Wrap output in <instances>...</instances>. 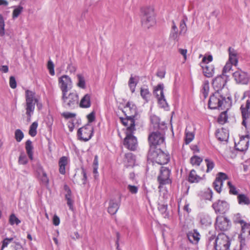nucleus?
<instances>
[{
	"mask_svg": "<svg viewBox=\"0 0 250 250\" xmlns=\"http://www.w3.org/2000/svg\"><path fill=\"white\" fill-rule=\"evenodd\" d=\"M206 194V199L207 200H210L212 197V190L208 188L205 192Z\"/></svg>",
	"mask_w": 250,
	"mask_h": 250,
	"instance_id": "nucleus-64",
	"label": "nucleus"
},
{
	"mask_svg": "<svg viewBox=\"0 0 250 250\" xmlns=\"http://www.w3.org/2000/svg\"><path fill=\"white\" fill-rule=\"evenodd\" d=\"M233 65V64L228 61L223 68L222 74L225 75L226 73L229 72L231 70Z\"/></svg>",
	"mask_w": 250,
	"mask_h": 250,
	"instance_id": "nucleus-57",
	"label": "nucleus"
},
{
	"mask_svg": "<svg viewBox=\"0 0 250 250\" xmlns=\"http://www.w3.org/2000/svg\"><path fill=\"white\" fill-rule=\"evenodd\" d=\"M202 67L203 68V72L206 77L210 78L213 76L214 73V67L213 65L206 64L202 65Z\"/></svg>",
	"mask_w": 250,
	"mask_h": 250,
	"instance_id": "nucleus-29",
	"label": "nucleus"
},
{
	"mask_svg": "<svg viewBox=\"0 0 250 250\" xmlns=\"http://www.w3.org/2000/svg\"><path fill=\"white\" fill-rule=\"evenodd\" d=\"M9 84L11 88L15 89L17 87V82L14 76H11L9 79Z\"/></svg>",
	"mask_w": 250,
	"mask_h": 250,
	"instance_id": "nucleus-62",
	"label": "nucleus"
},
{
	"mask_svg": "<svg viewBox=\"0 0 250 250\" xmlns=\"http://www.w3.org/2000/svg\"><path fill=\"white\" fill-rule=\"evenodd\" d=\"M178 35V29L174 22H172V29L170 34V38L176 40Z\"/></svg>",
	"mask_w": 250,
	"mask_h": 250,
	"instance_id": "nucleus-42",
	"label": "nucleus"
},
{
	"mask_svg": "<svg viewBox=\"0 0 250 250\" xmlns=\"http://www.w3.org/2000/svg\"><path fill=\"white\" fill-rule=\"evenodd\" d=\"M148 141L150 148L155 147V146L160 145L164 143V134L163 132L159 131L153 132L149 135Z\"/></svg>",
	"mask_w": 250,
	"mask_h": 250,
	"instance_id": "nucleus-11",
	"label": "nucleus"
},
{
	"mask_svg": "<svg viewBox=\"0 0 250 250\" xmlns=\"http://www.w3.org/2000/svg\"><path fill=\"white\" fill-rule=\"evenodd\" d=\"M137 83L138 82L136 80V78L131 76L128 81V85L132 93L135 91Z\"/></svg>",
	"mask_w": 250,
	"mask_h": 250,
	"instance_id": "nucleus-40",
	"label": "nucleus"
},
{
	"mask_svg": "<svg viewBox=\"0 0 250 250\" xmlns=\"http://www.w3.org/2000/svg\"><path fill=\"white\" fill-rule=\"evenodd\" d=\"M125 114L126 115L127 118L126 119H123L122 123L124 125L127 127L125 132H128L129 133L134 132L135 130V121L133 118V117H130L126 113Z\"/></svg>",
	"mask_w": 250,
	"mask_h": 250,
	"instance_id": "nucleus-20",
	"label": "nucleus"
},
{
	"mask_svg": "<svg viewBox=\"0 0 250 250\" xmlns=\"http://www.w3.org/2000/svg\"><path fill=\"white\" fill-rule=\"evenodd\" d=\"M198 219L203 228L207 227L211 223V218L209 216L204 212H201L198 214Z\"/></svg>",
	"mask_w": 250,
	"mask_h": 250,
	"instance_id": "nucleus-23",
	"label": "nucleus"
},
{
	"mask_svg": "<svg viewBox=\"0 0 250 250\" xmlns=\"http://www.w3.org/2000/svg\"><path fill=\"white\" fill-rule=\"evenodd\" d=\"M47 68L49 70V74L51 76H54L55 75L54 65L53 62L51 60H49L48 62Z\"/></svg>",
	"mask_w": 250,
	"mask_h": 250,
	"instance_id": "nucleus-55",
	"label": "nucleus"
},
{
	"mask_svg": "<svg viewBox=\"0 0 250 250\" xmlns=\"http://www.w3.org/2000/svg\"><path fill=\"white\" fill-rule=\"evenodd\" d=\"M120 205V199L114 198L110 199L107 209L108 212L111 215L116 214L119 208Z\"/></svg>",
	"mask_w": 250,
	"mask_h": 250,
	"instance_id": "nucleus-21",
	"label": "nucleus"
},
{
	"mask_svg": "<svg viewBox=\"0 0 250 250\" xmlns=\"http://www.w3.org/2000/svg\"><path fill=\"white\" fill-rule=\"evenodd\" d=\"M28 162L27 158L24 153H21L19 158V163L21 165H25Z\"/></svg>",
	"mask_w": 250,
	"mask_h": 250,
	"instance_id": "nucleus-54",
	"label": "nucleus"
},
{
	"mask_svg": "<svg viewBox=\"0 0 250 250\" xmlns=\"http://www.w3.org/2000/svg\"><path fill=\"white\" fill-rule=\"evenodd\" d=\"M237 199L238 203L240 205H249L250 203L249 198L245 194H239Z\"/></svg>",
	"mask_w": 250,
	"mask_h": 250,
	"instance_id": "nucleus-38",
	"label": "nucleus"
},
{
	"mask_svg": "<svg viewBox=\"0 0 250 250\" xmlns=\"http://www.w3.org/2000/svg\"><path fill=\"white\" fill-rule=\"evenodd\" d=\"M213 241L215 250H228L230 245V240L225 233H220L215 239L211 237L209 239V243Z\"/></svg>",
	"mask_w": 250,
	"mask_h": 250,
	"instance_id": "nucleus-4",
	"label": "nucleus"
},
{
	"mask_svg": "<svg viewBox=\"0 0 250 250\" xmlns=\"http://www.w3.org/2000/svg\"><path fill=\"white\" fill-rule=\"evenodd\" d=\"M229 58L228 62L236 66L238 62V53L234 48L230 47L229 48Z\"/></svg>",
	"mask_w": 250,
	"mask_h": 250,
	"instance_id": "nucleus-26",
	"label": "nucleus"
},
{
	"mask_svg": "<svg viewBox=\"0 0 250 250\" xmlns=\"http://www.w3.org/2000/svg\"><path fill=\"white\" fill-rule=\"evenodd\" d=\"M180 34H184L186 33L187 31V25L186 24V21L184 19L181 20L180 21Z\"/></svg>",
	"mask_w": 250,
	"mask_h": 250,
	"instance_id": "nucleus-60",
	"label": "nucleus"
},
{
	"mask_svg": "<svg viewBox=\"0 0 250 250\" xmlns=\"http://www.w3.org/2000/svg\"><path fill=\"white\" fill-rule=\"evenodd\" d=\"M125 113L127 112V114L130 117H134L136 115V106L132 102H128L126 106L124 107L123 111Z\"/></svg>",
	"mask_w": 250,
	"mask_h": 250,
	"instance_id": "nucleus-25",
	"label": "nucleus"
},
{
	"mask_svg": "<svg viewBox=\"0 0 250 250\" xmlns=\"http://www.w3.org/2000/svg\"><path fill=\"white\" fill-rule=\"evenodd\" d=\"M201 179V177L196 174V172L195 170L192 169L190 171L188 176V181L190 183H198Z\"/></svg>",
	"mask_w": 250,
	"mask_h": 250,
	"instance_id": "nucleus-32",
	"label": "nucleus"
},
{
	"mask_svg": "<svg viewBox=\"0 0 250 250\" xmlns=\"http://www.w3.org/2000/svg\"><path fill=\"white\" fill-rule=\"evenodd\" d=\"M78 82L77 83V86L80 88L85 89L86 88V83L85 78L83 75L82 74H78L77 75Z\"/></svg>",
	"mask_w": 250,
	"mask_h": 250,
	"instance_id": "nucleus-36",
	"label": "nucleus"
},
{
	"mask_svg": "<svg viewBox=\"0 0 250 250\" xmlns=\"http://www.w3.org/2000/svg\"><path fill=\"white\" fill-rule=\"evenodd\" d=\"M228 120V117L227 115V111H224L222 112L218 118V122L221 124H223L225 123Z\"/></svg>",
	"mask_w": 250,
	"mask_h": 250,
	"instance_id": "nucleus-50",
	"label": "nucleus"
},
{
	"mask_svg": "<svg viewBox=\"0 0 250 250\" xmlns=\"http://www.w3.org/2000/svg\"><path fill=\"white\" fill-rule=\"evenodd\" d=\"M241 232L239 235L240 249L235 250H242L246 245V240L250 235V223L245 222L241 225Z\"/></svg>",
	"mask_w": 250,
	"mask_h": 250,
	"instance_id": "nucleus-8",
	"label": "nucleus"
},
{
	"mask_svg": "<svg viewBox=\"0 0 250 250\" xmlns=\"http://www.w3.org/2000/svg\"><path fill=\"white\" fill-rule=\"evenodd\" d=\"M23 11V7L21 6H18L15 7L13 13L12 17L13 19H16L21 14Z\"/></svg>",
	"mask_w": 250,
	"mask_h": 250,
	"instance_id": "nucleus-45",
	"label": "nucleus"
},
{
	"mask_svg": "<svg viewBox=\"0 0 250 250\" xmlns=\"http://www.w3.org/2000/svg\"><path fill=\"white\" fill-rule=\"evenodd\" d=\"M13 240V238H6L4 239L2 242L1 250L7 247V246Z\"/></svg>",
	"mask_w": 250,
	"mask_h": 250,
	"instance_id": "nucleus-61",
	"label": "nucleus"
},
{
	"mask_svg": "<svg viewBox=\"0 0 250 250\" xmlns=\"http://www.w3.org/2000/svg\"><path fill=\"white\" fill-rule=\"evenodd\" d=\"M9 221V223L11 225H13L14 224L18 225L21 223V221L14 214H12L10 216Z\"/></svg>",
	"mask_w": 250,
	"mask_h": 250,
	"instance_id": "nucleus-47",
	"label": "nucleus"
},
{
	"mask_svg": "<svg viewBox=\"0 0 250 250\" xmlns=\"http://www.w3.org/2000/svg\"><path fill=\"white\" fill-rule=\"evenodd\" d=\"M93 128L89 124L79 128L77 132L78 137L79 140L87 141L93 136Z\"/></svg>",
	"mask_w": 250,
	"mask_h": 250,
	"instance_id": "nucleus-9",
	"label": "nucleus"
},
{
	"mask_svg": "<svg viewBox=\"0 0 250 250\" xmlns=\"http://www.w3.org/2000/svg\"><path fill=\"white\" fill-rule=\"evenodd\" d=\"M233 220L235 223L240 224V225L245 222V221L242 219V217L239 213H237L234 215Z\"/></svg>",
	"mask_w": 250,
	"mask_h": 250,
	"instance_id": "nucleus-51",
	"label": "nucleus"
},
{
	"mask_svg": "<svg viewBox=\"0 0 250 250\" xmlns=\"http://www.w3.org/2000/svg\"><path fill=\"white\" fill-rule=\"evenodd\" d=\"M213 57L211 55H206L202 59V65L208 64L209 62L212 61Z\"/></svg>",
	"mask_w": 250,
	"mask_h": 250,
	"instance_id": "nucleus-52",
	"label": "nucleus"
},
{
	"mask_svg": "<svg viewBox=\"0 0 250 250\" xmlns=\"http://www.w3.org/2000/svg\"><path fill=\"white\" fill-rule=\"evenodd\" d=\"M141 96L146 101L148 102L150 96V93L147 88H141L140 91Z\"/></svg>",
	"mask_w": 250,
	"mask_h": 250,
	"instance_id": "nucleus-39",
	"label": "nucleus"
},
{
	"mask_svg": "<svg viewBox=\"0 0 250 250\" xmlns=\"http://www.w3.org/2000/svg\"><path fill=\"white\" fill-rule=\"evenodd\" d=\"M62 116L65 119H71L74 118L76 116V114L75 113L66 112L62 113Z\"/></svg>",
	"mask_w": 250,
	"mask_h": 250,
	"instance_id": "nucleus-63",
	"label": "nucleus"
},
{
	"mask_svg": "<svg viewBox=\"0 0 250 250\" xmlns=\"http://www.w3.org/2000/svg\"><path fill=\"white\" fill-rule=\"evenodd\" d=\"M194 132L190 131L188 127L185 130V143L186 145L189 144L194 138Z\"/></svg>",
	"mask_w": 250,
	"mask_h": 250,
	"instance_id": "nucleus-33",
	"label": "nucleus"
},
{
	"mask_svg": "<svg viewBox=\"0 0 250 250\" xmlns=\"http://www.w3.org/2000/svg\"><path fill=\"white\" fill-rule=\"evenodd\" d=\"M68 163V158L65 156L62 157L59 161V171L62 174L65 173V167Z\"/></svg>",
	"mask_w": 250,
	"mask_h": 250,
	"instance_id": "nucleus-31",
	"label": "nucleus"
},
{
	"mask_svg": "<svg viewBox=\"0 0 250 250\" xmlns=\"http://www.w3.org/2000/svg\"><path fill=\"white\" fill-rule=\"evenodd\" d=\"M15 136L16 141L20 142L23 138L24 135L23 132L20 129H17L15 131Z\"/></svg>",
	"mask_w": 250,
	"mask_h": 250,
	"instance_id": "nucleus-53",
	"label": "nucleus"
},
{
	"mask_svg": "<svg viewBox=\"0 0 250 250\" xmlns=\"http://www.w3.org/2000/svg\"><path fill=\"white\" fill-rule=\"evenodd\" d=\"M231 98L223 96L220 91H216L210 97L208 106L211 109H228L230 106Z\"/></svg>",
	"mask_w": 250,
	"mask_h": 250,
	"instance_id": "nucleus-1",
	"label": "nucleus"
},
{
	"mask_svg": "<svg viewBox=\"0 0 250 250\" xmlns=\"http://www.w3.org/2000/svg\"><path fill=\"white\" fill-rule=\"evenodd\" d=\"M230 222L223 216H218L216 218L215 228L216 229L221 231L228 230L230 227Z\"/></svg>",
	"mask_w": 250,
	"mask_h": 250,
	"instance_id": "nucleus-18",
	"label": "nucleus"
},
{
	"mask_svg": "<svg viewBox=\"0 0 250 250\" xmlns=\"http://www.w3.org/2000/svg\"><path fill=\"white\" fill-rule=\"evenodd\" d=\"M62 100L63 105L68 108L73 109L77 106L79 103V96L76 91L62 93Z\"/></svg>",
	"mask_w": 250,
	"mask_h": 250,
	"instance_id": "nucleus-5",
	"label": "nucleus"
},
{
	"mask_svg": "<svg viewBox=\"0 0 250 250\" xmlns=\"http://www.w3.org/2000/svg\"><path fill=\"white\" fill-rule=\"evenodd\" d=\"M134 132H125L126 136L124 141V145L127 149L135 150L138 146V142L136 137L133 135Z\"/></svg>",
	"mask_w": 250,
	"mask_h": 250,
	"instance_id": "nucleus-12",
	"label": "nucleus"
},
{
	"mask_svg": "<svg viewBox=\"0 0 250 250\" xmlns=\"http://www.w3.org/2000/svg\"><path fill=\"white\" fill-rule=\"evenodd\" d=\"M212 207L216 213H225L229 209V204L224 200H218L212 205Z\"/></svg>",
	"mask_w": 250,
	"mask_h": 250,
	"instance_id": "nucleus-15",
	"label": "nucleus"
},
{
	"mask_svg": "<svg viewBox=\"0 0 250 250\" xmlns=\"http://www.w3.org/2000/svg\"><path fill=\"white\" fill-rule=\"evenodd\" d=\"M209 90V82L208 81H205L203 83L201 89V92L204 97V99H206L208 97Z\"/></svg>",
	"mask_w": 250,
	"mask_h": 250,
	"instance_id": "nucleus-37",
	"label": "nucleus"
},
{
	"mask_svg": "<svg viewBox=\"0 0 250 250\" xmlns=\"http://www.w3.org/2000/svg\"><path fill=\"white\" fill-rule=\"evenodd\" d=\"M164 85L162 83L159 84L154 89V94L157 99L163 97L164 94Z\"/></svg>",
	"mask_w": 250,
	"mask_h": 250,
	"instance_id": "nucleus-35",
	"label": "nucleus"
},
{
	"mask_svg": "<svg viewBox=\"0 0 250 250\" xmlns=\"http://www.w3.org/2000/svg\"><path fill=\"white\" fill-rule=\"evenodd\" d=\"M135 157L132 153L125 154L124 164L126 167H133L135 164Z\"/></svg>",
	"mask_w": 250,
	"mask_h": 250,
	"instance_id": "nucleus-30",
	"label": "nucleus"
},
{
	"mask_svg": "<svg viewBox=\"0 0 250 250\" xmlns=\"http://www.w3.org/2000/svg\"><path fill=\"white\" fill-rule=\"evenodd\" d=\"M205 161L206 163V165H207V167L206 172H209L214 168L215 164L212 160H211L209 159H206L205 160Z\"/></svg>",
	"mask_w": 250,
	"mask_h": 250,
	"instance_id": "nucleus-46",
	"label": "nucleus"
},
{
	"mask_svg": "<svg viewBox=\"0 0 250 250\" xmlns=\"http://www.w3.org/2000/svg\"><path fill=\"white\" fill-rule=\"evenodd\" d=\"M227 83V77L226 75H221L217 76L212 81V85L216 91L222 92V88Z\"/></svg>",
	"mask_w": 250,
	"mask_h": 250,
	"instance_id": "nucleus-14",
	"label": "nucleus"
},
{
	"mask_svg": "<svg viewBox=\"0 0 250 250\" xmlns=\"http://www.w3.org/2000/svg\"><path fill=\"white\" fill-rule=\"evenodd\" d=\"M38 126V123L37 122H33L30 125L29 128V134L32 137H34L37 134V128Z\"/></svg>",
	"mask_w": 250,
	"mask_h": 250,
	"instance_id": "nucleus-41",
	"label": "nucleus"
},
{
	"mask_svg": "<svg viewBox=\"0 0 250 250\" xmlns=\"http://www.w3.org/2000/svg\"><path fill=\"white\" fill-rule=\"evenodd\" d=\"M142 25L144 27L149 28L156 23L155 13L153 9L148 8L145 11L142 18Z\"/></svg>",
	"mask_w": 250,
	"mask_h": 250,
	"instance_id": "nucleus-7",
	"label": "nucleus"
},
{
	"mask_svg": "<svg viewBox=\"0 0 250 250\" xmlns=\"http://www.w3.org/2000/svg\"><path fill=\"white\" fill-rule=\"evenodd\" d=\"M33 146L32 142L28 140L25 143V149L26 153L31 160L33 159Z\"/></svg>",
	"mask_w": 250,
	"mask_h": 250,
	"instance_id": "nucleus-34",
	"label": "nucleus"
},
{
	"mask_svg": "<svg viewBox=\"0 0 250 250\" xmlns=\"http://www.w3.org/2000/svg\"><path fill=\"white\" fill-rule=\"evenodd\" d=\"M233 77L238 83L246 84L249 82V77L248 74L241 70H238L234 72Z\"/></svg>",
	"mask_w": 250,
	"mask_h": 250,
	"instance_id": "nucleus-17",
	"label": "nucleus"
},
{
	"mask_svg": "<svg viewBox=\"0 0 250 250\" xmlns=\"http://www.w3.org/2000/svg\"><path fill=\"white\" fill-rule=\"evenodd\" d=\"M58 85L62 93L68 92L73 87V83L71 78L66 75H63L59 78Z\"/></svg>",
	"mask_w": 250,
	"mask_h": 250,
	"instance_id": "nucleus-10",
	"label": "nucleus"
},
{
	"mask_svg": "<svg viewBox=\"0 0 250 250\" xmlns=\"http://www.w3.org/2000/svg\"><path fill=\"white\" fill-rule=\"evenodd\" d=\"M249 104V100H247L245 104L241 105L240 110L243 119L242 124L247 130H250V106Z\"/></svg>",
	"mask_w": 250,
	"mask_h": 250,
	"instance_id": "nucleus-6",
	"label": "nucleus"
},
{
	"mask_svg": "<svg viewBox=\"0 0 250 250\" xmlns=\"http://www.w3.org/2000/svg\"><path fill=\"white\" fill-rule=\"evenodd\" d=\"M227 185L229 188V192L230 194L238 195V192L236 188L234 186L230 181H228Z\"/></svg>",
	"mask_w": 250,
	"mask_h": 250,
	"instance_id": "nucleus-43",
	"label": "nucleus"
},
{
	"mask_svg": "<svg viewBox=\"0 0 250 250\" xmlns=\"http://www.w3.org/2000/svg\"><path fill=\"white\" fill-rule=\"evenodd\" d=\"M157 100L160 107L164 108L167 107L168 104L164 96H163V97L158 98Z\"/></svg>",
	"mask_w": 250,
	"mask_h": 250,
	"instance_id": "nucleus-49",
	"label": "nucleus"
},
{
	"mask_svg": "<svg viewBox=\"0 0 250 250\" xmlns=\"http://www.w3.org/2000/svg\"><path fill=\"white\" fill-rule=\"evenodd\" d=\"M5 24L3 18L0 15V36L2 37L5 35Z\"/></svg>",
	"mask_w": 250,
	"mask_h": 250,
	"instance_id": "nucleus-48",
	"label": "nucleus"
},
{
	"mask_svg": "<svg viewBox=\"0 0 250 250\" xmlns=\"http://www.w3.org/2000/svg\"><path fill=\"white\" fill-rule=\"evenodd\" d=\"M38 176L42 184L47 186L49 183V179L46 173L44 171L42 167L38 165L36 169Z\"/></svg>",
	"mask_w": 250,
	"mask_h": 250,
	"instance_id": "nucleus-22",
	"label": "nucleus"
},
{
	"mask_svg": "<svg viewBox=\"0 0 250 250\" xmlns=\"http://www.w3.org/2000/svg\"><path fill=\"white\" fill-rule=\"evenodd\" d=\"M187 237L191 243L197 244L200 239V234L197 229H193L187 233Z\"/></svg>",
	"mask_w": 250,
	"mask_h": 250,
	"instance_id": "nucleus-24",
	"label": "nucleus"
},
{
	"mask_svg": "<svg viewBox=\"0 0 250 250\" xmlns=\"http://www.w3.org/2000/svg\"><path fill=\"white\" fill-rule=\"evenodd\" d=\"M25 109L26 115L27 116V121L29 122L31 121V116L34 113L35 104L38 102V99L36 97L35 92L28 89L25 90Z\"/></svg>",
	"mask_w": 250,
	"mask_h": 250,
	"instance_id": "nucleus-2",
	"label": "nucleus"
},
{
	"mask_svg": "<svg viewBox=\"0 0 250 250\" xmlns=\"http://www.w3.org/2000/svg\"><path fill=\"white\" fill-rule=\"evenodd\" d=\"M202 161V158L195 155L190 158V163L193 166H199Z\"/></svg>",
	"mask_w": 250,
	"mask_h": 250,
	"instance_id": "nucleus-44",
	"label": "nucleus"
},
{
	"mask_svg": "<svg viewBox=\"0 0 250 250\" xmlns=\"http://www.w3.org/2000/svg\"><path fill=\"white\" fill-rule=\"evenodd\" d=\"M167 205L159 204L158 209L161 213L165 214V216L168 215L167 212Z\"/></svg>",
	"mask_w": 250,
	"mask_h": 250,
	"instance_id": "nucleus-56",
	"label": "nucleus"
},
{
	"mask_svg": "<svg viewBox=\"0 0 250 250\" xmlns=\"http://www.w3.org/2000/svg\"><path fill=\"white\" fill-rule=\"evenodd\" d=\"M216 136L220 141H226L229 138V132L226 129L222 128L216 131Z\"/></svg>",
	"mask_w": 250,
	"mask_h": 250,
	"instance_id": "nucleus-28",
	"label": "nucleus"
},
{
	"mask_svg": "<svg viewBox=\"0 0 250 250\" xmlns=\"http://www.w3.org/2000/svg\"><path fill=\"white\" fill-rule=\"evenodd\" d=\"M127 189L130 193L133 194H136L138 191V187L136 186L129 184L127 186Z\"/></svg>",
	"mask_w": 250,
	"mask_h": 250,
	"instance_id": "nucleus-58",
	"label": "nucleus"
},
{
	"mask_svg": "<svg viewBox=\"0 0 250 250\" xmlns=\"http://www.w3.org/2000/svg\"><path fill=\"white\" fill-rule=\"evenodd\" d=\"M91 106V95L89 94L84 95L80 102V106L82 108H87Z\"/></svg>",
	"mask_w": 250,
	"mask_h": 250,
	"instance_id": "nucleus-27",
	"label": "nucleus"
},
{
	"mask_svg": "<svg viewBox=\"0 0 250 250\" xmlns=\"http://www.w3.org/2000/svg\"><path fill=\"white\" fill-rule=\"evenodd\" d=\"M170 174V170L168 168L163 167H161L160 174L158 177L160 186L171 183V180L169 178Z\"/></svg>",
	"mask_w": 250,
	"mask_h": 250,
	"instance_id": "nucleus-13",
	"label": "nucleus"
},
{
	"mask_svg": "<svg viewBox=\"0 0 250 250\" xmlns=\"http://www.w3.org/2000/svg\"><path fill=\"white\" fill-rule=\"evenodd\" d=\"M150 121L152 124L154 125V127H158L160 122V119L158 117L153 115L150 117Z\"/></svg>",
	"mask_w": 250,
	"mask_h": 250,
	"instance_id": "nucleus-59",
	"label": "nucleus"
},
{
	"mask_svg": "<svg viewBox=\"0 0 250 250\" xmlns=\"http://www.w3.org/2000/svg\"><path fill=\"white\" fill-rule=\"evenodd\" d=\"M228 179V176L224 173L219 172L217 174L215 180L213 183L214 188L217 192H221L223 184V181Z\"/></svg>",
	"mask_w": 250,
	"mask_h": 250,
	"instance_id": "nucleus-16",
	"label": "nucleus"
},
{
	"mask_svg": "<svg viewBox=\"0 0 250 250\" xmlns=\"http://www.w3.org/2000/svg\"><path fill=\"white\" fill-rule=\"evenodd\" d=\"M148 156L149 159L161 165L167 164L169 160V155L156 147L150 149Z\"/></svg>",
	"mask_w": 250,
	"mask_h": 250,
	"instance_id": "nucleus-3",
	"label": "nucleus"
},
{
	"mask_svg": "<svg viewBox=\"0 0 250 250\" xmlns=\"http://www.w3.org/2000/svg\"><path fill=\"white\" fill-rule=\"evenodd\" d=\"M249 145V138L247 135L240 137L238 142L235 143V147L238 151L244 152L246 151Z\"/></svg>",
	"mask_w": 250,
	"mask_h": 250,
	"instance_id": "nucleus-19",
	"label": "nucleus"
}]
</instances>
